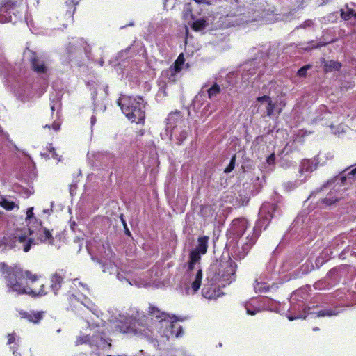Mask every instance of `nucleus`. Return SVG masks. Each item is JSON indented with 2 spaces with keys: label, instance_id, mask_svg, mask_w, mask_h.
Masks as SVG:
<instances>
[{
  "label": "nucleus",
  "instance_id": "f257e3e1",
  "mask_svg": "<svg viewBox=\"0 0 356 356\" xmlns=\"http://www.w3.org/2000/svg\"><path fill=\"white\" fill-rule=\"evenodd\" d=\"M0 272L4 275L6 286L9 291L15 292L17 295L26 294L28 296H37L43 293L42 291H36L28 286L29 282H32L39 279V275L33 274L29 270L15 266L9 267L5 263H0Z\"/></svg>",
  "mask_w": 356,
  "mask_h": 356
},
{
  "label": "nucleus",
  "instance_id": "f03ea898",
  "mask_svg": "<svg viewBox=\"0 0 356 356\" xmlns=\"http://www.w3.org/2000/svg\"><path fill=\"white\" fill-rule=\"evenodd\" d=\"M118 104L132 122L140 123L145 120V104L141 97L133 98L122 96L118 99Z\"/></svg>",
  "mask_w": 356,
  "mask_h": 356
},
{
  "label": "nucleus",
  "instance_id": "7ed1b4c3",
  "mask_svg": "<svg viewBox=\"0 0 356 356\" xmlns=\"http://www.w3.org/2000/svg\"><path fill=\"white\" fill-rule=\"evenodd\" d=\"M149 315L152 317H155L159 321V324L161 327L165 326L166 327V330L163 332V334L167 338H170L173 335L176 337L182 336V327L176 323L178 319L175 316L171 317L170 319L175 318V320L170 321L167 320L168 318H170L168 314L161 312L157 307L152 305H150L149 307Z\"/></svg>",
  "mask_w": 356,
  "mask_h": 356
},
{
  "label": "nucleus",
  "instance_id": "20e7f679",
  "mask_svg": "<svg viewBox=\"0 0 356 356\" xmlns=\"http://www.w3.org/2000/svg\"><path fill=\"white\" fill-rule=\"evenodd\" d=\"M5 240L6 246L10 248H17L18 250L22 248L25 252H29L33 245L37 244L34 240L31 238L27 239L26 234L19 230L15 232Z\"/></svg>",
  "mask_w": 356,
  "mask_h": 356
},
{
  "label": "nucleus",
  "instance_id": "39448f33",
  "mask_svg": "<svg viewBox=\"0 0 356 356\" xmlns=\"http://www.w3.org/2000/svg\"><path fill=\"white\" fill-rule=\"evenodd\" d=\"M250 233L245 238V241L241 243V246L234 248L232 250V254L236 259H241L243 258L249 252L252 246L254 244L255 241L259 236V231L255 227L252 232V235Z\"/></svg>",
  "mask_w": 356,
  "mask_h": 356
},
{
  "label": "nucleus",
  "instance_id": "423d86ee",
  "mask_svg": "<svg viewBox=\"0 0 356 356\" xmlns=\"http://www.w3.org/2000/svg\"><path fill=\"white\" fill-rule=\"evenodd\" d=\"M99 251L101 257V262H102L103 271L104 273L108 272L110 274L116 272V266L114 262L112 261L114 254L109 244L106 243V247L102 244Z\"/></svg>",
  "mask_w": 356,
  "mask_h": 356
},
{
  "label": "nucleus",
  "instance_id": "0eeeda50",
  "mask_svg": "<svg viewBox=\"0 0 356 356\" xmlns=\"http://www.w3.org/2000/svg\"><path fill=\"white\" fill-rule=\"evenodd\" d=\"M120 331L125 334L146 337H149L152 332L146 325L142 323L139 320H134L129 325H126L121 328Z\"/></svg>",
  "mask_w": 356,
  "mask_h": 356
},
{
  "label": "nucleus",
  "instance_id": "6e6552de",
  "mask_svg": "<svg viewBox=\"0 0 356 356\" xmlns=\"http://www.w3.org/2000/svg\"><path fill=\"white\" fill-rule=\"evenodd\" d=\"M223 270L218 274V277L215 280L221 282V284H230L235 280V270L236 265L232 261H229L222 265Z\"/></svg>",
  "mask_w": 356,
  "mask_h": 356
},
{
  "label": "nucleus",
  "instance_id": "1a4fd4ad",
  "mask_svg": "<svg viewBox=\"0 0 356 356\" xmlns=\"http://www.w3.org/2000/svg\"><path fill=\"white\" fill-rule=\"evenodd\" d=\"M188 134V127L187 125L185 124V127H177L170 131L161 133V137L162 139H168L171 141H175L176 144L180 145L187 138Z\"/></svg>",
  "mask_w": 356,
  "mask_h": 356
},
{
  "label": "nucleus",
  "instance_id": "9d476101",
  "mask_svg": "<svg viewBox=\"0 0 356 356\" xmlns=\"http://www.w3.org/2000/svg\"><path fill=\"white\" fill-rule=\"evenodd\" d=\"M17 3L13 0H2L0 3V23L13 22L10 13L16 8Z\"/></svg>",
  "mask_w": 356,
  "mask_h": 356
},
{
  "label": "nucleus",
  "instance_id": "9b49d317",
  "mask_svg": "<svg viewBox=\"0 0 356 356\" xmlns=\"http://www.w3.org/2000/svg\"><path fill=\"white\" fill-rule=\"evenodd\" d=\"M186 120L182 117L179 111L170 113L166 119V127L163 132H168L179 127H185Z\"/></svg>",
  "mask_w": 356,
  "mask_h": 356
},
{
  "label": "nucleus",
  "instance_id": "f8f14e48",
  "mask_svg": "<svg viewBox=\"0 0 356 356\" xmlns=\"http://www.w3.org/2000/svg\"><path fill=\"white\" fill-rule=\"evenodd\" d=\"M29 61L32 69L39 74H45L47 73L48 67L43 58L38 56L33 51H29Z\"/></svg>",
  "mask_w": 356,
  "mask_h": 356
},
{
  "label": "nucleus",
  "instance_id": "ddd939ff",
  "mask_svg": "<svg viewBox=\"0 0 356 356\" xmlns=\"http://www.w3.org/2000/svg\"><path fill=\"white\" fill-rule=\"evenodd\" d=\"M79 2V0H70L66 1L65 5L63 8V11H65L63 26H66L68 23L72 22L73 15L76 10V6Z\"/></svg>",
  "mask_w": 356,
  "mask_h": 356
},
{
  "label": "nucleus",
  "instance_id": "4468645a",
  "mask_svg": "<svg viewBox=\"0 0 356 356\" xmlns=\"http://www.w3.org/2000/svg\"><path fill=\"white\" fill-rule=\"evenodd\" d=\"M248 227L249 225L246 219H235L232 221L230 232L236 237H241Z\"/></svg>",
  "mask_w": 356,
  "mask_h": 356
},
{
  "label": "nucleus",
  "instance_id": "2eb2a0df",
  "mask_svg": "<svg viewBox=\"0 0 356 356\" xmlns=\"http://www.w3.org/2000/svg\"><path fill=\"white\" fill-rule=\"evenodd\" d=\"M202 278V270L198 268L194 279L190 284L184 285V292L186 295L194 294L200 287Z\"/></svg>",
  "mask_w": 356,
  "mask_h": 356
},
{
  "label": "nucleus",
  "instance_id": "dca6fc26",
  "mask_svg": "<svg viewBox=\"0 0 356 356\" xmlns=\"http://www.w3.org/2000/svg\"><path fill=\"white\" fill-rule=\"evenodd\" d=\"M257 102L259 104V105L258 104H256V106H258V110L261 106H264L266 110L265 113L267 116L273 115L275 105L272 102L270 97L267 95L259 97L257 98Z\"/></svg>",
  "mask_w": 356,
  "mask_h": 356
},
{
  "label": "nucleus",
  "instance_id": "f3484780",
  "mask_svg": "<svg viewBox=\"0 0 356 356\" xmlns=\"http://www.w3.org/2000/svg\"><path fill=\"white\" fill-rule=\"evenodd\" d=\"M277 209V207L275 204L268 202L263 204L259 211L261 218L270 221Z\"/></svg>",
  "mask_w": 356,
  "mask_h": 356
},
{
  "label": "nucleus",
  "instance_id": "a211bd4d",
  "mask_svg": "<svg viewBox=\"0 0 356 356\" xmlns=\"http://www.w3.org/2000/svg\"><path fill=\"white\" fill-rule=\"evenodd\" d=\"M317 168V163L312 159H303L299 166V173H311Z\"/></svg>",
  "mask_w": 356,
  "mask_h": 356
},
{
  "label": "nucleus",
  "instance_id": "6ab92c4d",
  "mask_svg": "<svg viewBox=\"0 0 356 356\" xmlns=\"http://www.w3.org/2000/svg\"><path fill=\"white\" fill-rule=\"evenodd\" d=\"M36 234L38 236V241L41 243L52 244L54 242V237L52 236V234L50 231L46 228L40 227Z\"/></svg>",
  "mask_w": 356,
  "mask_h": 356
},
{
  "label": "nucleus",
  "instance_id": "aec40b11",
  "mask_svg": "<svg viewBox=\"0 0 356 356\" xmlns=\"http://www.w3.org/2000/svg\"><path fill=\"white\" fill-rule=\"evenodd\" d=\"M63 280V276L58 273H55L51 275L50 287L54 294H57L58 291L61 288Z\"/></svg>",
  "mask_w": 356,
  "mask_h": 356
},
{
  "label": "nucleus",
  "instance_id": "412c9836",
  "mask_svg": "<svg viewBox=\"0 0 356 356\" xmlns=\"http://www.w3.org/2000/svg\"><path fill=\"white\" fill-rule=\"evenodd\" d=\"M179 72L176 68L170 66L163 72V76L168 80L169 83H175L177 80V75Z\"/></svg>",
  "mask_w": 356,
  "mask_h": 356
},
{
  "label": "nucleus",
  "instance_id": "4be33fe9",
  "mask_svg": "<svg viewBox=\"0 0 356 356\" xmlns=\"http://www.w3.org/2000/svg\"><path fill=\"white\" fill-rule=\"evenodd\" d=\"M208 241V236H204L200 237L197 241V247L195 250L200 252L202 254H204L207 251Z\"/></svg>",
  "mask_w": 356,
  "mask_h": 356
},
{
  "label": "nucleus",
  "instance_id": "5701e85b",
  "mask_svg": "<svg viewBox=\"0 0 356 356\" xmlns=\"http://www.w3.org/2000/svg\"><path fill=\"white\" fill-rule=\"evenodd\" d=\"M323 68L324 71L326 72H332L334 70H339L341 68V64L339 62L334 61V60H324L323 61Z\"/></svg>",
  "mask_w": 356,
  "mask_h": 356
},
{
  "label": "nucleus",
  "instance_id": "b1692460",
  "mask_svg": "<svg viewBox=\"0 0 356 356\" xmlns=\"http://www.w3.org/2000/svg\"><path fill=\"white\" fill-rule=\"evenodd\" d=\"M43 317V312H31L30 313H26L24 318L29 321L34 323H38Z\"/></svg>",
  "mask_w": 356,
  "mask_h": 356
},
{
  "label": "nucleus",
  "instance_id": "393cba45",
  "mask_svg": "<svg viewBox=\"0 0 356 356\" xmlns=\"http://www.w3.org/2000/svg\"><path fill=\"white\" fill-rule=\"evenodd\" d=\"M200 252L195 250H193L190 253V260L188 263V270H193L195 264L200 259Z\"/></svg>",
  "mask_w": 356,
  "mask_h": 356
},
{
  "label": "nucleus",
  "instance_id": "a878e982",
  "mask_svg": "<svg viewBox=\"0 0 356 356\" xmlns=\"http://www.w3.org/2000/svg\"><path fill=\"white\" fill-rule=\"evenodd\" d=\"M33 207L28 209L26 218V222H27V225L29 226V232L30 235H32L34 233V230L33 229L32 227L30 226V224L34 221H36L35 218L33 216Z\"/></svg>",
  "mask_w": 356,
  "mask_h": 356
},
{
  "label": "nucleus",
  "instance_id": "bb28decb",
  "mask_svg": "<svg viewBox=\"0 0 356 356\" xmlns=\"http://www.w3.org/2000/svg\"><path fill=\"white\" fill-rule=\"evenodd\" d=\"M38 280L37 281H34L32 282H29L28 283V286L35 289L36 291H43V293L41 294V295H37V296H31V297H40V296H43L44 295L47 294V291H46V287H45V284L44 283H37Z\"/></svg>",
  "mask_w": 356,
  "mask_h": 356
},
{
  "label": "nucleus",
  "instance_id": "cd10ccee",
  "mask_svg": "<svg viewBox=\"0 0 356 356\" xmlns=\"http://www.w3.org/2000/svg\"><path fill=\"white\" fill-rule=\"evenodd\" d=\"M339 313V312L337 309H323L317 312L316 316L318 317H325V316H336Z\"/></svg>",
  "mask_w": 356,
  "mask_h": 356
},
{
  "label": "nucleus",
  "instance_id": "c85d7f7f",
  "mask_svg": "<svg viewBox=\"0 0 356 356\" xmlns=\"http://www.w3.org/2000/svg\"><path fill=\"white\" fill-rule=\"evenodd\" d=\"M221 88L217 83L213 85L210 88L208 89V97L211 100L215 99L217 96L220 94Z\"/></svg>",
  "mask_w": 356,
  "mask_h": 356
},
{
  "label": "nucleus",
  "instance_id": "c756f323",
  "mask_svg": "<svg viewBox=\"0 0 356 356\" xmlns=\"http://www.w3.org/2000/svg\"><path fill=\"white\" fill-rule=\"evenodd\" d=\"M202 295L204 298L207 299H216L219 296L217 292L212 289H210L207 286H204L202 290Z\"/></svg>",
  "mask_w": 356,
  "mask_h": 356
},
{
  "label": "nucleus",
  "instance_id": "7c9ffc66",
  "mask_svg": "<svg viewBox=\"0 0 356 356\" xmlns=\"http://www.w3.org/2000/svg\"><path fill=\"white\" fill-rule=\"evenodd\" d=\"M0 206L8 211H10L15 208V204L14 202L9 200L4 197H1Z\"/></svg>",
  "mask_w": 356,
  "mask_h": 356
},
{
  "label": "nucleus",
  "instance_id": "2f4dec72",
  "mask_svg": "<svg viewBox=\"0 0 356 356\" xmlns=\"http://www.w3.org/2000/svg\"><path fill=\"white\" fill-rule=\"evenodd\" d=\"M207 26L206 20L204 19H200L195 21L192 24V28L193 30L198 31L204 29Z\"/></svg>",
  "mask_w": 356,
  "mask_h": 356
},
{
  "label": "nucleus",
  "instance_id": "473e14b6",
  "mask_svg": "<svg viewBox=\"0 0 356 356\" xmlns=\"http://www.w3.org/2000/svg\"><path fill=\"white\" fill-rule=\"evenodd\" d=\"M330 258V257L329 256L327 251L323 252L316 260V264L318 268L319 266L323 265V264L328 261Z\"/></svg>",
  "mask_w": 356,
  "mask_h": 356
},
{
  "label": "nucleus",
  "instance_id": "72a5a7b5",
  "mask_svg": "<svg viewBox=\"0 0 356 356\" xmlns=\"http://www.w3.org/2000/svg\"><path fill=\"white\" fill-rule=\"evenodd\" d=\"M184 61L185 59L184 57V54H181L175 60L174 65H172V67L176 68L177 70L180 72L181 70L182 65H184Z\"/></svg>",
  "mask_w": 356,
  "mask_h": 356
},
{
  "label": "nucleus",
  "instance_id": "f704fd0d",
  "mask_svg": "<svg viewBox=\"0 0 356 356\" xmlns=\"http://www.w3.org/2000/svg\"><path fill=\"white\" fill-rule=\"evenodd\" d=\"M353 14V9L348 8L347 7V10H344L343 9L341 10V16L344 20H349L352 15Z\"/></svg>",
  "mask_w": 356,
  "mask_h": 356
},
{
  "label": "nucleus",
  "instance_id": "c9c22d12",
  "mask_svg": "<svg viewBox=\"0 0 356 356\" xmlns=\"http://www.w3.org/2000/svg\"><path fill=\"white\" fill-rule=\"evenodd\" d=\"M338 200H339L338 197H333L332 194L330 193L328 195V196L327 197L322 200V202L323 203L326 204L327 205H331L333 203L336 202Z\"/></svg>",
  "mask_w": 356,
  "mask_h": 356
},
{
  "label": "nucleus",
  "instance_id": "e433bc0d",
  "mask_svg": "<svg viewBox=\"0 0 356 356\" xmlns=\"http://www.w3.org/2000/svg\"><path fill=\"white\" fill-rule=\"evenodd\" d=\"M235 162H236V156L234 155L231 159L229 165L225 169L224 172L225 173L231 172L234 169Z\"/></svg>",
  "mask_w": 356,
  "mask_h": 356
},
{
  "label": "nucleus",
  "instance_id": "4c0bfd02",
  "mask_svg": "<svg viewBox=\"0 0 356 356\" xmlns=\"http://www.w3.org/2000/svg\"><path fill=\"white\" fill-rule=\"evenodd\" d=\"M312 67L310 65H307L302 67L298 71V75L300 77H305L307 75V70Z\"/></svg>",
  "mask_w": 356,
  "mask_h": 356
},
{
  "label": "nucleus",
  "instance_id": "58836bf2",
  "mask_svg": "<svg viewBox=\"0 0 356 356\" xmlns=\"http://www.w3.org/2000/svg\"><path fill=\"white\" fill-rule=\"evenodd\" d=\"M60 108V102L58 99H54L51 104V110L52 112H54L55 111H57L58 112L59 109Z\"/></svg>",
  "mask_w": 356,
  "mask_h": 356
},
{
  "label": "nucleus",
  "instance_id": "ea45409f",
  "mask_svg": "<svg viewBox=\"0 0 356 356\" xmlns=\"http://www.w3.org/2000/svg\"><path fill=\"white\" fill-rule=\"evenodd\" d=\"M49 152L51 154V158L54 159H57L58 161H61V156H58V155L56 154L54 148L52 147L51 144L49 145V147H47Z\"/></svg>",
  "mask_w": 356,
  "mask_h": 356
},
{
  "label": "nucleus",
  "instance_id": "a19ab883",
  "mask_svg": "<svg viewBox=\"0 0 356 356\" xmlns=\"http://www.w3.org/2000/svg\"><path fill=\"white\" fill-rule=\"evenodd\" d=\"M17 334L15 332L10 333V334H8L7 336V338H8L7 343L8 345H10V344L15 343L17 339Z\"/></svg>",
  "mask_w": 356,
  "mask_h": 356
},
{
  "label": "nucleus",
  "instance_id": "79ce46f5",
  "mask_svg": "<svg viewBox=\"0 0 356 356\" xmlns=\"http://www.w3.org/2000/svg\"><path fill=\"white\" fill-rule=\"evenodd\" d=\"M346 180V177L344 176V175H341L339 177H336L334 178V179L332 180H330V181H328L327 184V185H330L331 184L332 182L334 181H341V184H343L344 181Z\"/></svg>",
  "mask_w": 356,
  "mask_h": 356
},
{
  "label": "nucleus",
  "instance_id": "37998d69",
  "mask_svg": "<svg viewBox=\"0 0 356 356\" xmlns=\"http://www.w3.org/2000/svg\"><path fill=\"white\" fill-rule=\"evenodd\" d=\"M89 341L88 336L79 337L76 342V345L86 343Z\"/></svg>",
  "mask_w": 356,
  "mask_h": 356
},
{
  "label": "nucleus",
  "instance_id": "c03bdc74",
  "mask_svg": "<svg viewBox=\"0 0 356 356\" xmlns=\"http://www.w3.org/2000/svg\"><path fill=\"white\" fill-rule=\"evenodd\" d=\"M80 305H83L87 309H90L92 313L95 314L97 312V309L95 308V305L91 302H88V304H83L82 302L80 303Z\"/></svg>",
  "mask_w": 356,
  "mask_h": 356
},
{
  "label": "nucleus",
  "instance_id": "a18cd8bd",
  "mask_svg": "<svg viewBox=\"0 0 356 356\" xmlns=\"http://www.w3.org/2000/svg\"><path fill=\"white\" fill-rule=\"evenodd\" d=\"M268 164H274L275 161V156L274 154H270L266 159Z\"/></svg>",
  "mask_w": 356,
  "mask_h": 356
},
{
  "label": "nucleus",
  "instance_id": "49530a36",
  "mask_svg": "<svg viewBox=\"0 0 356 356\" xmlns=\"http://www.w3.org/2000/svg\"><path fill=\"white\" fill-rule=\"evenodd\" d=\"M312 24V21L311 20H307V21H305L303 24L300 25V27L301 28H305L307 26H311Z\"/></svg>",
  "mask_w": 356,
  "mask_h": 356
},
{
  "label": "nucleus",
  "instance_id": "de8ad7c7",
  "mask_svg": "<svg viewBox=\"0 0 356 356\" xmlns=\"http://www.w3.org/2000/svg\"><path fill=\"white\" fill-rule=\"evenodd\" d=\"M89 49V45H86V47H84V50H85V53H86V55L88 58H90L91 57V54H90V51Z\"/></svg>",
  "mask_w": 356,
  "mask_h": 356
},
{
  "label": "nucleus",
  "instance_id": "09e8293b",
  "mask_svg": "<svg viewBox=\"0 0 356 356\" xmlns=\"http://www.w3.org/2000/svg\"><path fill=\"white\" fill-rule=\"evenodd\" d=\"M73 282H74V284L76 286L78 284L79 286H82L83 288H87V286L86 284H83L82 282H79L77 280H73Z\"/></svg>",
  "mask_w": 356,
  "mask_h": 356
},
{
  "label": "nucleus",
  "instance_id": "8fccbe9b",
  "mask_svg": "<svg viewBox=\"0 0 356 356\" xmlns=\"http://www.w3.org/2000/svg\"><path fill=\"white\" fill-rule=\"evenodd\" d=\"M52 128L55 130V131H58L59 129H60V125L56 122H54L52 125Z\"/></svg>",
  "mask_w": 356,
  "mask_h": 356
},
{
  "label": "nucleus",
  "instance_id": "3c124183",
  "mask_svg": "<svg viewBox=\"0 0 356 356\" xmlns=\"http://www.w3.org/2000/svg\"><path fill=\"white\" fill-rule=\"evenodd\" d=\"M356 175V168L353 169L350 172H348V176H354Z\"/></svg>",
  "mask_w": 356,
  "mask_h": 356
},
{
  "label": "nucleus",
  "instance_id": "603ef678",
  "mask_svg": "<svg viewBox=\"0 0 356 356\" xmlns=\"http://www.w3.org/2000/svg\"><path fill=\"white\" fill-rule=\"evenodd\" d=\"M247 313L250 315H254L256 314V312L252 311V310L249 309L248 308H247Z\"/></svg>",
  "mask_w": 356,
  "mask_h": 356
},
{
  "label": "nucleus",
  "instance_id": "864d4df0",
  "mask_svg": "<svg viewBox=\"0 0 356 356\" xmlns=\"http://www.w3.org/2000/svg\"><path fill=\"white\" fill-rule=\"evenodd\" d=\"M95 122H96V118H95V116H94V115H93V116H92V118H91V124H92V125H94V124L95 123Z\"/></svg>",
  "mask_w": 356,
  "mask_h": 356
},
{
  "label": "nucleus",
  "instance_id": "5fc2aeb1",
  "mask_svg": "<svg viewBox=\"0 0 356 356\" xmlns=\"http://www.w3.org/2000/svg\"><path fill=\"white\" fill-rule=\"evenodd\" d=\"M342 239H343V238H337V239H336V242H335V243H337V245H339V241H340L341 243H343V242H342V241H341V240H342Z\"/></svg>",
  "mask_w": 356,
  "mask_h": 356
},
{
  "label": "nucleus",
  "instance_id": "6e6d98bb",
  "mask_svg": "<svg viewBox=\"0 0 356 356\" xmlns=\"http://www.w3.org/2000/svg\"><path fill=\"white\" fill-rule=\"evenodd\" d=\"M108 156L111 159L112 163L115 161V156L113 154H109Z\"/></svg>",
  "mask_w": 356,
  "mask_h": 356
},
{
  "label": "nucleus",
  "instance_id": "4d7b16f0",
  "mask_svg": "<svg viewBox=\"0 0 356 356\" xmlns=\"http://www.w3.org/2000/svg\"><path fill=\"white\" fill-rule=\"evenodd\" d=\"M51 211H52L51 209V210H49V209H44V210H43V212H44V213H47V214L49 215V214H50V212H51Z\"/></svg>",
  "mask_w": 356,
  "mask_h": 356
},
{
  "label": "nucleus",
  "instance_id": "13d9d810",
  "mask_svg": "<svg viewBox=\"0 0 356 356\" xmlns=\"http://www.w3.org/2000/svg\"><path fill=\"white\" fill-rule=\"evenodd\" d=\"M314 287H315L316 289H320V282H316V283L314 284Z\"/></svg>",
  "mask_w": 356,
  "mask_h": 356
},
{
  "label": "nucleus",
  "instance_id": "bf43d9fd",
  "mask_svg": "<svg viewBox=\"0 0 356 356\" xmlns=\"http://www.w3.org/2000/svg\"><path fill=\"white\" fill-rule=\"evenodd\" d=\"M108 87L107 86L104 87V90L106 95H108Z\"/></svg>",
  "mask_w": 356,
  "mask_h": 356
},
{
  "label": "nucleus",
  "instance_id": "052dcab7",
  "mask_svg": "<svg viewBox=\"0 0 356 356\" xmlns=\"http://www.w3.org/2000/svg\"><path fill=\"white\" fill-rule=\"evenodd\" d=\"M195 1L198 3H207L205 0H195Z\"/></svg>",
  "mask_w": 356,
  "mask_h": 356
},
{
  "label": "nucleus",
  "instance_id": "680f3d73",
  "mask_svg": "<svg viewBox=\"0 0 356 356\" xmlns=\"http://www.w3.org/2000/svg\"><path fill=\"white\" fill-rule=\"evenodd\" d=\"M324 45H325V43H323V44H318V45H316V46H314V48H317V47H321V46H324Z\"/></svg>",
  "mask_w": 356,
  "mask_h": 356
},
{
  "label": "nucleus",
  "instance_id": "e2e57ef3",
  "mask_svg": "<svg viewBox=\"0 0 356 356\" xmlns=\"http://www.w3.org/2000/svg\"><path fill=\"white\" fill-rule=\"evenodd\" d=\"M117 277L119 279V280H121L122 279V277L120 276V274L118 273L117 274Z\"/></svg>",
  "mask_w": 356,
  "mask_h": 356
},
{
  "label": "nucleus",
  "instance_id": "0e129e2a",
  "mask_svg": "<svg viewBox=\"0 0 356 356\" xmlns=\"http://www.w3.org/2000/svg\"><path fill=\"white\" fill-rule=\"evenodd\" d=\"M40 154L42 156H48V155L46 153H41Z\"/></svg>",
  "mask_w": 356,
  "mask_h": 356
},
{
  "label": "nucleus",
  "instance_id": "69168bd1",
  "mask_svg": "<svg viewBox=\"0 0 356 356\" xmlns=\"http://www.w3.org/2000/svg\"><path fill=\"white\" fill-rule=\"evenodd\" d=\"M298 318V317H289V319L290 321H293V319H296V318Z\"/></svg>",
  "mask_w": 356,
  "mask_h": 356
},
{
  "label": "nucleus",
  "instance_id": "338daca9",
  "mask_svg": "<svg viewBox=\"0 0 356 356\" xmlns=\"http://www.w3.org/2000/svg\"><path fill=\"white\" fill-rule=\"evenodd\" d=\"M254 288H255L256 290L261 291V287L257 288V286H254Z\"/></svg>",
  "mask_w": 356,
  "mask_h": 356
},
{
  "label": "nucleus",
  "instance_id": "774afa93",
  "mask_svg": "<svg viewBox=\"0 0 356 356\" xmlns=\"http://www.w3.org/2000/svg\"><path fill=\"white\" fill-rule=\"evenodd\" d=\"M352 16H353L354 18L356 19V13L353 12V14L352 15Z\"/></svg>",
  "mask_w": 356,
  "mask_h": 356
}]
</instances>
